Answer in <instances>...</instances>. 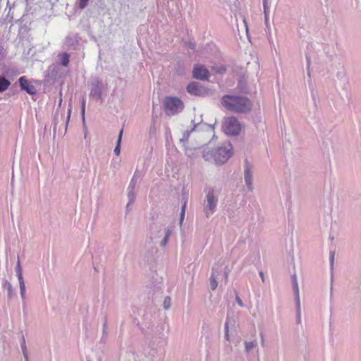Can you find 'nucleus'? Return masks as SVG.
<instances>
[{
  "label": "nucleus",
  "mask_w": 361,
  "mask_h": 361,
  "mask_svg": "<svg viewBox=\"0 0 361 361\" xmlns=\"http://www.w3.org/2000/svg\"><path fill=\"white\" fill-rule=\"evenodd\" d=\"M187 202H185L181 209L180 216V223L181 224L185 216V208H186Z\"/></svg>",
  "instance_id": "nucleus-14"
},
{
  "label": "nucleus",
  "mask_w": 361,
  "mask_h": 361,
  "mask_svg": "<svg viewBox=\"0 0 361 361\" xmlns=\"http://www.w3.org/2000/svg\"><path fill=\"white\" fill-rule=\"evenodd\" d=\"M221 103L227 109L235 112H245L251 109L250 101L243 97L225 95Z\"/></svg>",
  "instance_id": "nucleus-1"
},
{
  "label": "nucleus",
  "mask_w": 361,
  "mask_h": 361,
  "mask_svg": "<svg viewBox=\"0 0 361 361\" xmlns=\"http://www.w3.org/2000/svg\"><path fill=\"white\" fill-rule=\"evenodd\" d=\"M169 231H167L166 234V236L164 238V239L163 240V245H166V243H167V240H168V238H169Z\"/></svg>",
  "instance_id": "nucleus-21"
},
{
  "label": "nucleus",
  "mask_w": 361,
  "mask_h": 361,
  "mask_svg": "<svg viewBox=\"0 0 361 361\" xmlns=\"http://www.w3.org/2000/svg\"><path fill=\"white\" fill-rule=\"evenodd\" d=\"M259 274H260V276H261V278H262V281H264V274H263V272H262V271H260Z\"/></svg>",
  "instance_id": "nucleus-27"
},
{
  "label": "nucleus",
  "mask_w": 361,
  "mask_h": 361,
  "mask_svg": "<svg viewBox=\"0 0 361 361\" xmlns=\"http://www.w3.org/2000/svg\"><path fill=\"white\" fill-rule=\"evenodd\" d=\"M245 345L246 350L249 351L254 348L255 343L254 342H245Z\"/></svg>",
  "instance_id": "nucleus-15"
},
{
  "label": "nucleus",
  "mask_w": 361,
  "mask_h": 361,
  "mask_svg": "<svg viewBox=\"0 0 361 361\" xmlns=\"http://www.w3.org/2000/svg\"><path fill=\"white\" fill-rule=\"evenodd\" d=\"M171 299L169 297H166L164 301V307L165 309H168L170 307Z\"/></svg>",
  "instance_id": "nucleus-18"
},
{
  "label": "nucleus",
  "mask_w": 361,
  "mask_h": 361,
  "mask_svg": "<svg viewBox=\"0 0 361 361\" xmlns=\"http://www.w3.org/2000/svg\"><path fill=\"white\" fill-rule=\"evenodd\" d=\"M164 106L167 110L173 114L178 113L183 109V103L182 101L173 97H167L164 99Z\"/></svg>",
  "instance_id": "nucleus-4"
},
{
  "label": "nucleus",
  "mask_w": 361,
  "mask_h": 361,
  "mask_svg": "<svg viewBox=\"0 0 361 361\" xmlns=\"http://www.w3.org/2000/svg\"><path fill=\"white\" fill-rule=\"evenodd\" d=\"M225 71H226V69L224 68H222V67H221L218 70H216V71L218 73H222L225 72Z\"/></svg>",
  "instance_id": "nucleus-23"
},
{
  "label": "nucleus",
  "mask_w": 361,
  "mask_h": 361,
  "mask_svg": "<svg viewBox=\"0 0 361 361\" xmlns=\"http://www.w3.org/2000/svg\"><path fill=\"white\" fill-rule=\"evenodd\" d=\"M19 83L21 89L26 91L28 94H35L36 90L35 87L28 82L25 77H20L19 78Z\"/></svg>",
  "instance_id": "nucleus-7"
},
{
  "label": "nucleus",
  "mask_w": 361,
  "mask_h": 361,
  "mask_svg": "<svg viewBox=\"0 0 361 361\" xmlns=\"http://www.w3.org/2000/svg\"><path fill=\"white\" fill-rule=\"evenodd\" d=\"M211 287L212 290L216 289L217 287V281L215 280L213 275L211 276Z\"/></svg>",
  "instance_id": "nucleus-17"
},
{
  "label": "nucleus",
  "mask_w": 361,
  "mask_h": 361,
  "mask_svg": "<svg viewBox=\"0 0 361 361\" xmlns=\"http://www.w3.org/2000/svg\"><path fill=\"white\" fill-rule=\"evenodd\" d=\"M23 343L22 345V349L23 351L24 356H25V359L27 360V355H26V352H25V341L24 338H23Z\"/></svg>",
  "instance_id": "nucleus-20"
},
{
  "label": "nucleus",
  "mask_w": 361,
  "mask_h": 361,
  "mask_svg": "<svg viewBox=\"0 0 361 361\" xmlns=\"http://www.w3.org/2000/svg\"><path fill=\"white\" fill-rule=\"evenodd\" d=\"M263 3H264V10L266 11V8H267V0H263Z\"/></svg>",
  "instance_id": "nucleus-26"
},
{
  "label": "nucleus",
  "mask_w": 361,
  "mask_h": 361,
  "mask_svg": "<svg viewBox=\"0 0 361 361\" xmlns=\"http://www.w3.org/2000/svg\"><path fill=\"white\" fill-rule=\"evenodd\" d=\"M188 92L194 95L200 96L202 93V86L197 82H191L187 87Z\"/></svg>",
  "instance_id": "nucleus-9"
},
{
  "label": "nucleus",
  "mask_w": 361,
  "mask_h": 361,
  "mask_svg": "<svg viewBox=\"0 0 361 361\" xmlns=\"http://www.w3.org/2000/svg\"><path fill=\"white\" fill-rule=\"evenodd\" d=\"M85 99L83 98L82 99V106H81V114H82V116L83 118L85 116Z\"/></svg>",
  "instance_id": "nucleus-19"
},
{
  "label": "nucleus",
  "mask_w": 361,
  "mask_h": 361,
  "mask_svg": "<svg viewBox=\"0 0 361 361\" xmlns=\"http://www.w3.org/2000/svg\"><path fill=\"white\" fill-rule=\"evenodd\" d=\"M226 336L227 338V339H228V326L227 324H226Z\"/></svg>",
  "instance_id": "nucleus-25"
},
{
  "label": "nucleus",
  "mask_w": 361,
  "mask_h": 361,
  "mask_svg": "<svg viewBox=\"0 0 361 361\" xmlns=\"http://www.w3.org/2000/svg\"><path fill=\"white\" fill-rule=\"evenodd\" d=\"M61 64L63 66H67L69 63V55L66 53H63L61 55Z\"/></svg>",
  "instance_id": "nucleus-13"
},
{
  "label": "nucleus",
  "mask_w": 361,
  "mask_h": 361,
  "mask_svg": "<svg viewBox=\"0 0 361 361\" xmlns=\"http://www.w3.org/2000/svg\"><path fill=\"white\" fill-rule=\"evenodd\" d=\"M193 77L199 80H207L209 77L208 70L202 65L195 66L192 71Z\"/></svg>",
  "instance_id": "nucleus-5"
},
{
  "label": "nucleus",
  "mask_w": 361,
  "mask_h": 361,
  "mask_svg": "<svg viewBox=\"0 0 361 361\" xmlns=\"http://www.w3.org/2000/svg\"><path fill=\"white\" fill-rule=\"evenodd\" d=\"M295 290H296L297 295H298V284L296 282H295Z\"/></svg>",
  "instance_id": "nucleus-28"
},
{
  "label": "nucleus",
  "mask_w": 361,
  "mask_h": 361,
  "mask_svg": "<svg viewBox=\"0 0 361 361\" xmlns=\"http://www.w3.org/2000/svg\"><path fill=\"white\" fill-rule=\"evenodd\" d=\"M123 132V130L121 129L119 133V135H118L117 145L116 146V147L114 149V152L116 155H119V154H120V144H121V141Z\"/></svg>",
  "instance_id": "nucleus-12"
},
{
  "label": "nucleus",
  "mask_w": 361,
  "mask_h": 361,
  "mask_svg": "<svg viewBox=\"0 0 361 361\" xmlns=\"http://www.w3.org/2000/svg\"><path fill=\"white\" fill-rule=\"evenodd\" d=\"M334 256H335V253L334 252H331V266H333Z\"/></svg>",
  "instance_id": "nucleus-22"
},
{
  "label": "nucleus",
  "mask_w": 361,
  "mask_h": 361,
  "mask_svg": "<svg viewBox=\"0 0 361 361\" xmlns=\"http://www.w3.org/2000/svg\"><path fill=\"white\" fill-rule=\"evenodd\" d=\"M61 102H62V98L61 97L60 99H59V105L61 104Z\"/></svg>",
  "instance_id": "nucleus-29"
},
{
  "label": "nucleus",
  "mask_w": 361,
  "mask_h": 361,
  "mask_svg": "<svg viewBox=\"0 0 361 361\" xmlns=\"http://www.w3.org/2000/svg\"><path fill=\"white\" fill-rule=\"evenodd\" d=\"M207 206L206 209V214L208 216L212 214L216 207V200H215L213 190L209 191L207 195Z\"/></svg>",
  "instance_id": "nucleus-6"
},
{
  "label": "nucleus",
  "mask_w": 361,
  "mask_h": 361,
  "mask_svg": "<svg viewBox=\"0 0 361 361\" xmlns=\"http://www.w3.org/2000/svg\"><path fill=\"white\" fill-rule=\"evenodd\" d=\"M245 179L247 185L250 189H251V185H252V173L251 169L250 166H248V164L247 163L245 172Z\"/></svg>",
  "instance_id": "nucleus-10"
},
{
  "label": "nucleus",
  "mask_w": 361,
  "mask_h": 361,
  "mask_svg": "<svg viewBox=\"0 0 361 361\" xmlns=\"http://www.w3.org/2000/svg\"><path fill=\"white\" fill-rule=\"evenodd\" d=\"M237 300H238V304L240 306H242L243 305V302H242L241 300L238 297L237 298Z\"/></svg>",
  "instance_id": "nucleus-24"
},
{
  "label": "nucleus",
  "mask_w": 361,
  "mask_h": 361,
  "mask_svg": "<svg viewBox=\"0 0 361 361\" xmlns=\"http://www.w3.org/2000/svg\"><path fill=\"white\" fill-rule=\"evenodd\" d=\"M88 1H89V0H79V3H78L79 8L80 9L85 8V7L87 6Z\"/></svg>",
  "instance_id": "nucleus-16"
},
{
  "label": "nucleus",
  "mask_w": 361,
  "mask_h": 361,
  "mask_svg": "<svg viewBox=\"0 0 361 361\" xmlns=\"http://www.w3.org/2000/svg\"><path fill=\"white\" fill-rule=\"evenodd\" d=\"M232 146L230 143L225 144L223 147H219L215 152L214 157L215 161L218 164H224L231 157Z\"/></svg>",
  "instance_id": "nucleus-2"
},
{
  "label": "nucleus",
  "mask_w": 361,
  "mask_h": 361,
  "mask_svg": "<svg viewBox=\"0 0 361 361\" xmlns=\"http://www.w3.org/2000/svg\"><path fill=\"white\" fill-rule=\"evenodd\" d=\"M223 128L226 134L235 135L240 133L241 126L238 121L235 117L231 116L225 118Z\"/></svg>",
  "instance_id": "nucleus-3"
},
{
  "label": "nucleus",
  "mask_w": 361,
  "mask_h": 361,
  "mask_svg": "<svg viewBox=\"0 0 361 361\" xmlns=\"http://www.w3.org/2000/svg\"><path fill=\"white\" fill-rule=\"evenodd\" d=\"M11 82L9 80L4 77L0 78V92L6 91L10 86Z\"/></svg>",
  "instance_id": "nucleus-11"
},
{
  "label": "nucleus",
  "mask_w": 361,
  "mask_h": 361,
  "mask_svg": "<svg viewBox=\"0 0 361 361\" xmlns=\"http://www.w3.org/2000/svg\"><path fill=\"white\" fill-rule=\"evenodd\" d=\"M16 272H17V276L19 280L20 293H21V295L23 296L25 294V285L23 278L22 269H21L19 259H18V262H17Z\"/></svg>",
  "instance_id": "nucleus-8"
}]
</instances>
